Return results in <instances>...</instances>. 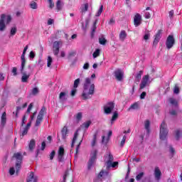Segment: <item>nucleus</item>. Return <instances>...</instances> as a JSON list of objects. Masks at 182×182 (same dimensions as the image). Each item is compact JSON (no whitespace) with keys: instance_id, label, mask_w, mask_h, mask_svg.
Here are the masks:
<instances>
[{"instance_id":"1","label":"nucleus","mask_w":182,"mask_h":182,"mask_svg":"<svg viewBox=\"0 0 182 182\" xmlns=\"http://www.w3.org/2000/svg\"><path fill=\"white\" fill-rule=\"evenodd\" d=\"M93 95H95V83H92L90 77H86L83 85L82 99L84 100L90 99Z\"/></svg>"},{"instance_id":"2","label":"nucleus","mask_w":182,"mask_h":182,"mask_svg":"<svg viewBox=\"0 0 182 182\" xmlns=\"http://www.w3.org/2000/svg\"><path fill=\"white\" fill-rule=\"evenodd\" d=\"M14 157H15V159H16L17 162L16 163L15 166L10 168V169H9L10 176H14V174H16V176H18V173H19V170H21V163L22 161V154L19 152H17V153L14 154Z\"/></svg>"},{"instance_id":"3","label":"nucleus","mask_w":182,"mask_h":182,"mask_svg":"<svg viewBox=\"0 0 182 182\" xmlns=\"http://www.w3.org/2000/svg\"><path fill=\"white\" fill-rule=\"evenodd\" d=\"M114 158L113 157V155L110 152H107L105 155V161L107 164V170H109L110 167H112V168H114V167H117L119 166V162L115 161L113 162V160Z\"/></svg>"},{"instance_id":"4","label":"nucleus","mask_w":182,"mask_h":182,"mask_svg":"<svg viewBox=\"0 0 182 182\" xmlns=\"http://www.w3.org/2000/svg\"><path fill=\"white\" fill-rule=\"evenodd\" d=\"M167 134H168V129H167V124L163 122L160 127L159 137L161 140H166L167 139Z\"/></svg>"},{"instance_id":"5","label":"nucleus","mask_w":182,"mask_h":182,"mask_svg":"<svg viewBox=\"0 0 182 182\" xmlns=\"http://www.w3.org/2000/svg\"><path fill=\"white\" fill-rule=\"evenodd\" d=\"M168 103L174 108V109L170 111V114L176 116L177 110H178V102L175 98L171 97L168 99Z\"/></svg>"},{"instance_id":"6","label":"nucleus","mask_w":182,"mask_h":182,"mask_svg":"<svg viewBox=\"0 0 182 182\" xmlns=\"http://www.w3.org/2000/svg\"><path fill=\"white\" fill-rule=\"evenodd\" d=\"M96 156H97V150L92 149L90 154V159L88 161V166H87L88 170H90V168L93 167V165L95 164V161H96Z\"/></svg>"},{"instance_id":"7","label":"nucleus","mask_w":182,"mask_h":182,"mask_svg":"<svg viewBox=\"0 0 182 182\" xmlns=\"http://www.w3.org/2000/svg\"><path fill=\"white\" fill-rule=\"evenodd\" d=\"M114 109V102H107L105 106H104V111L106 114H110L112 113V111Z\"/></svg>"},{"instance_id":"8","label":"nucleus","mask_w":182,"mask_h":182,"mask_svg":"<svg viewBox=\"0 0 182 182\" xmlns=\"http://www.w3.org/2000/svg\"><path fill=\"white\" fill-rule=\"evenodd\" d=\"M61 46H62V41H55L53 43V52L55 56H58V55H59V49H60Z\"/></svg>"},{"instance_id":"9","label":"nucleus","mask_w":182,"mask_h":182,"mask_svg":"<svg viewBox=\"0 0 182 182\" xmlns=\"http://www.w3.org/2000/svg\"><path fill=\"white\" fill-rule=\"evenodd\" d=\"M23 69H25V67H23V68H22V64H21V68H20V72L22 74L21 82L23 83H26V82H28V79H29V76H31V75L27 74L26 72H24Z\"/></svg>"},{"instance_id":"10","label":"nucleus","mask_w":182,"mask_h":182,"mask_svg":"<svg viewBox=\"0 0 182 182\" xmlns=\"http://www.w3.org/2000/svg\"><path fill=\"white\" fill-rule=\"evenodd\" d=\"M114 76H115L117 80H118L119 82H122V80H123V77L124 76V73L123 72V70L118 69L114 71Z\"/></svg>"},{"instance_id":"11","label":"nucleus","mask_w":182,"mask_h":182,"mask_svg":"<svg viewBox=\"0 0 182 182\" xmlns=\"http://www.w3.org/2000/svg\"><path fill=\"white\" fill-rule=\"evenodd\" d=\"M174 37L173 36H168L166 43L167 49H171L172 46H174Z\"/></svg>"},{"instance_id":"12","label":"nucleus","mask_w":182,"mask_h":182,"mask_svg":"<svg viewBox=\"0 0 182 182\" xmlns=\"http://www.w3.org/2000/svg\"><path fill=\"white\" fill-rule=\"evenodd\" d=\"M134 24L136 28L141 25V15L140 14H136L134 16Z\"/></svg>"},{"instance_id":"13","label":"nucleus","mask_w":182,"mask_h":182,"mask_svg":"<svg viewBox=\"0 0 182 182\" xmlns=\"http://www.w3.org/2000/svg\"><path fill=\"white\" fill-rule=\"evenodd\" d=\"M147 85H149V75H144L142 77V80L139 85L140 90H141V89H144V87H146L147 86Z\"/></svg>"},{"instance_id":"14","label":"nucleus","mask_w":182,"mask_h":182,"mask_svg":"<svg viewBox=\"0 0 182 182\" xmlns=\"http://www.w3.org/2000/svg\"><path fill=\"white\" fill-rule=\"evenodd\" d=\"M28 46H26L21 57L22 65L21 69H23V68H25V65H26V59L25 58V55H26V50H28Z\"/></svg>"},{"instance_id":"15","label":"nucleus","mask_w":182,"mask_h":182,"mask_svg":"<svg viewBox=\"0 0 182 182\" xmlns=\"http://www.w3.org/2000/svg\"><path fill=\"white\" fill-rule=\"evenodd\" d=\"M38 177L35 176L33 172H30L27 176V182H37Z\"/></svg>"},{"instance_id":"16","label":"nucleus","mask_w":182,"mask_h":182,"mask_svg":"<svg viewBox=\"0 0 182 182\" xmlns=\"http://www.w3.org/2000/svg\"><path fill=\"white\" fill-rule=\"evenodd\" d=\"M4 18H5L4 15H1L0 17V32H4L5 29H6V24H5V21H4Z\"/></svg>"},{"instance_id":"17","label":"nucleus","mask_w":182,"mask_h":182,"mask_svg":"<svg viewBox=\"0 0 182 182\" xmlns=\"http://www.w3.org/2000/svg\"><path fill=\"white\" fill-rule=\"evenodd\" d=\"M58 154L59 161H62V160H63V156L65 154V149L63 148V146L59 147Z\"/></svg>"},{"instance_id":"18","label":"nucleus","mask_w":182,"mask_h":182,"mask_svg":"<svg viewBox=\"0 0 182 182\" xmlns=\"http://www.w3.org/2000/svg\"><path fill=\"white\" fill-rule=\"evenodd\" d=\"M60 102H66L68 100V92H61L59 95Z\"/></svg>"},{"instance_id":"19","label":"nucleus","mask_w":182,"mask_h":182,"mask_svg":"<svg viewBox=\"0 0 182 182\" xmlns=\"http://www.w3.org/2000/svg\"><path fill=\"white\" fill-rule=\"evenodd\" d=\"M31 124H32V122H29L27 124V125L25 127L23 130L21 132V136H22V137H23V136H26V134H28V132L29 129L31 128Z\"/></svg>"},{"instance_id":"20","label":"nucleus","mask_w":182,"mask_h":182,"mask_svg":"<svg viewBox=\"0 0 182 182\" xmlns=\"http://www.w3.org/2000/svg\"><path fill=\"white\" fill-rule=\"evenodd\" d=\"M154 176L156 180H160V177H161V171L159 167H156L154 170Z\"/></svg>"},{"instance_id":"21","label":"nucleus","mask_w":182,"mask_h":182,"mask_svg":"<svg viewBox=\"0 0 182 182\" xmlns=\"http://www.w3.org/2000/svg\"><path fill=\"white\" fill-rule=\"evenodd\" d=\"M5 124H6V112H4L1 117V127H4Z\"/></svg>"},{"instance_id":"22","label":"nucleus","mask_w":182,"mask_h":182,"mask_svg":"<svg viewBox=\"0 0 182 182\" xmlns=\"http://www.w3.org/2000/svg\"><path fill=\"white\" fill-rule=\"evenodd\" d=\"M16 32H18V28H16V26L11 27V30H10V34L9 36V38H11L13 36H15V35H16Z\"/></svg>"},{"instance_id":"23","label":"nucleus","mask_w":182,"mask_h":182,"mask_svg":"<svg viewBox=\"0 0 182 182\" xmlns=\"http://www.w3.org/2000/svg\"><path fill=\"white\" fill-rule=\"evenodd\" d=\"M160 35H161V31L159 30L155 36L154 45H157L159 43V41H160V38H161Z\"/></svg>"},{"instance_id":"24","label":"nucleus","mask_w":182,"mask_h":182,"mask_svg":"<svg viewBox=\"0 0 182 182\" xmlns=\"http://www.w3.org/2000/svg\"><path fill=\"white\" fill-rule=\"evenodd\" d=\"M90 124H92V121H90V120L87 121L81 125V129H84L85 130H87V129H89V127L90 126Z\"/></svg>"},{"instance_id":"25","label":"nucleus","mask_w":182,"mask_h":182,"mask_svg":"<svg viewBox=\"0 0 182 182\" xmlns=\"http://www.w3.org/2000/svg\"><path fill=\"white\" fill-rule=\"evenodd\" d=\"M4 15V22H6V23L8 25V23H11V21H12V17L10 15H6V14H1Z\"/></svg>"},{"instance_id":"26","label":"nucleus","mask_w":182,"mask_h":182,"mask_svg":"<svg viewBox=\"0 0 182 182\" xmlns=\"http://www.w3.org/2000/svg\"><path fill=\"white\" fill-rule=\"evenodd\" d=\"M137 109H139V102H134L128 109V112H130V110H137Z\"/></svg>"},{"instance_id":"27","label":"nucleus","mask_w":182,"mask_h":182,"mask_svg":"<svg viewBox=\"0 0 182 182\" xmlns=\"http://www.w3.org/2000/svg\"><path fill=\"white\" fill-rule=\"evenodd\" d=\"M127 37V33L124 31H122L119 33V39L120 41H124L126 38Z\"/></svg>"},{"instance_id":"28","label":"nucleus","mask_w":182,"mask_h":182,"mask_svg":"<svg viewBox=\"0 0 182 182\" xmlns=\"http://www.w3.org/2000/svg\"><path fill=\"white\" fill-rule=\"evenodd\" d=\"M107 176H109V171H102L98 175V178H102V177H107Z\"/></svg>"},{"instance_id":"29","label":"nucleus","mask_w":182,"mask_h":182,"mask_svg":"<svg viewBox=\"0 0 182 182\" xmlns=\"http://www.w3.org/2000/svg\"><path fill=\"white\" fill-rule=\"evenodd\" d=\"M61 134L63 139H66V135L68 134V127H64L61 130Z\"/></svg>"},{"instance_id":"30","label":"nucleus","mask_w":182,"mask_h":182,"mask_svg":"<svg viewBox=\"0 0 182 182\" xmlns=\"http://www.w3.org/2000/svg\"><path fill=\"white\" fill-rule=\"evenodd\" d=\"M96 25H97V20H95L92 28V32H91L92 38H93V36H95V32H96V28H97Z\"/></svg>"},{"instance_id":"31","label":"nucleus","mask_w":182,"mask_h":182,"mask_svg":"<svg viewBox=\"0 0 182 182\" xmlns=\"http://www.w3.org/2000/svg\"><path fill=\"white\" fill-rule=\"evenodd\" d=\"M117 117H119V114L117 113V112H114L111 119V124H113L114 122H116Z\"/></svg>"},{"instance_id":"32","label":"nucleus","mask_w":182,"mask_h":182,"mask_svg":"<svg viewBox=\"0 0 182 182\" xmlns=\"http://www.w3.org/2000/svg\"><path fill=\"white\" fill-rule=\"evenodd\" d=\"M63 7V1L58 0L56 3V8L58 11H60L62 8Z\"/></svg>"},{"instance_id":"33","label":"nucleus","mask_w":182,"mask_h":182,"mask_svg":"<svg viewBox=\"0 0 182 182\" xmlns=\"http://www.w3.org/2000/svg\"><path fill=\"white\" fill-rule=\"evenodd\" d=\"M96 141H97V133H95L93 136V139L91 142V145L92 147H95V146H96Z\"/></svg>"},{"instance_id":"34","label":"nucleus","mask_w":182,"mask_h":182,"mask_svg":"<svg viewBox=\"0 0 182 182\" xmlns=\"http://www.w3.org/2000/svg\"><path fill=\"white\" fill-rule=\"evenodd\" d=\"M141 75H143V71L141 70H140L136 73V79H135L136 82H140L141 79Z\"/></svg>"},{"instance_id":"35","label":"nucleus","mask_w":182,"mask_h":182,"mask_svg":"<svg viewBox=\"0 0 182 182\" xmlns=\"http://www.w3.org/2000/svg\"><path fill=\"white\" fill-rule=\"evenodd\" d=\"M144 126L147 133H150V121L149 120L145 121Z\"/></svg>"},{"instance_id":"36","label":"nucleus","mask_w":182,"mask_h":182,"mask_svg":"<svg viewBox=\"0 0 182 182\" xmlns=\"http://www.w3.org/2000/svg\"><path fill=\"white\" fill-rule=\"evenodd\" d=\"M92 56L94 59H96L98 56H100V49L97 48L95 51L93 53Z\"/></svg>"},{"instance_id":"37","label":"nucleus","mask_w":182,"mask_h":182,"mask_svg":"<svg viewBox=\"0 0 182 182\" xmlns=\"http://www.w3.org/2000/svg\"><path fill=\"white\" fill-rule=\"evenodd\" d=\"M79 134H77V131L74 134V137L73 139L71 147H73L75 146V143H76V140H77V136Z\"/></svg>"},{"instance_id":"38","label":"nucleus","mask_w":182,"mask_h":182,"mask_svg":"<svg viewBox=\"0 0 182 182\" xmlns=\"http://www.w3.org/2000/svg\"><path fill=\"white\" fill-rule=\"evenodd\" d=\"M53 63V59H52V57L48 56L47 58V66L48 68H50V66H52Z\"/></svg>"},{"instance_id":"39","label":"nucleus","mask_w":182,"mask_h":182,"mask_svg":"<svg viewBox=\"0 0 182 182\" xmlns=\"http://www.w3.org/2000/svg\"><path fill=\"white\" fill-rule=\"evenodd\" d=\"M87 9H89V4H85L82 6L81 12H82V14H85V12H86Z\"/></svg>"},{"instance_id":"40","label":"nucleus","mask_w":182,"mask_h":182,"mask_svg":"<svg viewBox=\"0 0 182 182\" xmlns=\"http://www.w3.org/2000/svg\"><path fill=\"white\" fill-rule=\"evenodd\" d=\"M29 150L30 151H32L33 150V148L35 147V140L32 139L29 143Z\"/></svg>"},{"instance_id":"41","label":"nucleus","mask_w":182,"mask_h":182,"mask_svg":"<svg viewBox=\"0 0 182 182\" xmlns=\"http://www.w3.org/2000/svg\"><path fill=\"white\" fill-rule=\"evenodd\" d=\"M31 9H38V4L35 1H31L30 4Z\"/></svg>"},{"instance_id":"42","label":"nucleus","mask_w":182,"mask_h":182,"mask_svg":"<svg viewBox=\"0 0 182 182\" xmlns=\"http://www.w3.org/2000/svg\"><path fill=\"white\" fill-rule=\"evenodd\" d=\"M182 134V132L180 129H178L176 131V140H178V139H180V137L181 136Z\"/></svg>"},{"instance_id":"43","label":"nucleus","mask_w":182,"mask_h":182,"mask_svg":"<svg viewBox=\"0 0 182 182\" xmlns=\"http://www.w3.org/2000/svg\"><path fill=\"white\" fill-rule=\"evenodd\" d=\"M169 152H170L171 156L173 157L174 154L176 153V150L174 149V148H173V146H169Z\"/></svg>"},{"instance_id":"44","label":"nucleus","mask_w":182,"mask_h":182,"mask_svg":"<svg viewBox=\"0 0 182 182\" xmlns=\"http://www.w3.org/2000/svg\"><path fill=\"white\" fill-rule=\"evenodd\" d=\"M49 4L50 9H53L55 8V3H53V0H47Z\"/></svg>"},{"instance_id":"45","label":"nucleus","mask_w":182,"mask_h":182,"mask_svg":"<svg viewBox=\"0 0 182 182\" xmlns=\"http://www.w3.org/2000/svg\"><path fill=\"white\" fill-rule=\"evenodd\" d=\"M75 120L77 122H80V120H82V112H78L76 115H75Z\"/></svg>"},{"instance_id":"46","label":"nucleus","mask_w":182,"mask_h":182,"mask_svg":"<svg viewBox=\"0 0 182 182\" xmlns=\"http://www.w3.org/2000/svg\"><path fill=\"white\" fill-rule=\"evenodd\" d=\"M99 42L100 45H106V38L105 37H101L99 38Z\"/></svg>"},{"instance_id":"47","label":"nucleus","mask_w":182,"mask_h":182,"mask_svg":"<svg viewBox=\"0 0 182 182\" xmlns=\"http://www.w3.org/2000/svg\"><path fill=\"white\" fill-rule=\"evenodd\" d=\"M80 83V78H77L74 81V86L73 87L76 88L77 87V86H79V84Z\"/></svg>"},{"instance_id":"48","label":"nucleus","mask_w":182,"mask_h":182,"mask_svg":"<svg viewBox=\"0 0 182 182\" xmlns=\"http://www.w3.org/2000/svg\"><path fill=\"white\" fill-rule=\"evenodd\" d=\"M173 93H175L176 95H178V93H180V88L178 87V85H175L173 89Z\"/></svg>"},{"instance_id":"49","label":"nucleus","mask_w":182,"mask_h":182,"mask_svg":"<svg viewBox=\"0 0 182 182\" xmlns=\"http://www.w3.org/2000/svg\"><path fill=\"white\" fill-rule=\"evenodd\" d=\"M109 140H110L109 139V137H106V136H102V143H103V144H107V143H109Z\"/></svg>"},{"instance_id":"50","label":"nucleus","mask_w":182,"mask_h":182,"mask_svg":"<svg viewBox=\"0 0 182 182\" xmlns=\"http://www.w3.org/2000/svg\"><path fill=\"white\" fill-rule=\"evenodd\" d=\"M143 176H144V173L143 172L139 173L136 177V179L137 180V181H139V180H141V178H143Z\"/></svg>"},{"instance_id":"51","label":"nucleus","mask_w":182,"mask_h":182,"mask_svg":"<svg viewBox=\"0 0 182 182\" xmlns=\"http://www.w3.org/2000/svg\"><path fill=\"white\" fill-rule=\"evenodd\" d=\"M102 12H103V6H101L96 14L95 16H99L100 15H102Z\"/></svg>"},{"instance_id":"52","label":"nucleus","mask_w":182,"mask_h":182,"mask_svg":"<svg viewBox=\"0 0 182 182\" xmlns=\"http://www.w3.org/2000/svg\"><path fill=\"white\" fill-rule=\"evenodd\" d=\"M149 39H150V33H145V35L144 36V41H145L146 42H147V41H149Z\"/></svg>"},{"instance_id":"53","label":"nucleus","mask_w":182,"mask_h":182,"mask_svg":"<svg viewBox=\"0 0 182 182\" xmlns=\"http://www.w3.org/2000/svg\"><path fill=\"white\" fill-rule=\"evenodd\" d=\"M31 93L33 95H38V93H39V89H38V87L33 88Z\"/></svg>"},{"instance_id":"54","label":"nucleus","mask_w":182,"mask_h":182,"mask_svg":"<svg viewBox=\"0 0 182 182\" xmlns=\"http://www.w3.org/2000/svg\"><path fill=\"white\" fill-rule=\"evenodd\" d=\"M46 112V108L43 107L38 114H40V116H43V114H45Z\"/></svg>"},{"instance_id":"55","label":"nucleus","mask_w":182,"mask_h":182,"mask_svg":"<svg viewBox=\"0 0 182 182\" xmlns=\"http://www.w3.org/2000/svg\"><path fill=\"white\" fill-rule=\"evenodd\" d=\"M124 143H126V135H124L121 141V147L124 146Z\"/></svg>"},{"instance_id":"56","label":"nucleus","mask_w":182,"mask_h":182,"mask_svg":"<svg viewBox=\"0 0 182 182\" xmlns=\"http://www.w3.org/2000/svg\"><path fill=\"white\" fill-rule=\"evenodd\" d=\"M144 17L146 19H150V18H151V14H150V12H145Z\"/></svg>"},{"instance_id":"57","label":"nucleus","mask_w":182,"mask_h":182,"mask_svg":"<svg viewBox=\"0 0 182 182\" xmlns=\"http://www.w3.org/2000/svg\"><path fill=\"white\" fill-rule=\"evenodd\" d=\"M18 69L16 68V67H14L12 69V73L14 74V76H16V75H18Z\"/></svg>"},{"instance_id":"58","label":"nucleus","mask_w":182,"mask_h":182,"mask_svg":"<svg viewBox=\"0 0 182 182\" xmlns=\"http://www.w3.org/2000/svg\"><path fill=\"white\" fill-rule=\"evenodd\" d=\"M55 154H56V152L55 151H53L50 155H49V157H50V160H52L54 157H55Z\"/></svg>"},{"instance_id":"59","label":"nucleus","mask_w":182,"mask_h":182,"mask_svg":"<svg viewBox=\"0 0 182 182\" xmlns=\"http://www.w3.org/2000/svg\"><path fill=\"white\" fill-rule=\"evenodd\" d=\"M33 107V105L31 103L28 105V107L27 109V113H31V111L32 110V108Z\"/></svg>"},{"instance_id":"60","label":"nucleus","mask_w":182,"mask_h":182,"mask_svg":"<svg viewBox=\"0 0 182 182\" xmlns=\"http://www.w3.org/2000/svg\"><path fill=\"white\" fill-rule=\"evenodd\" d=\"M54 22H55V20H53L52 18H49L48 20L47 23H48V25H53Z\"/></svg>"},{"instance_id":"61","label":"nucleus","mask_w":182,"mask_h":182,"mask_svg":"<svg viewBox=\"0 0 182 182\" xmlns=\"http://www.w3.org/2000/svg\"><path fill=\"white\" fill-rule=\"evenodd\" d=\"M89 66H90L89 63H85L84 65H83V69H84L85 70H87V69H89Z\"/></svg>"},{"instance_id":"62","label":"nucleus","mask_w":182,"mask_h":182,"mask_svg":"<svg viewBox=\"0 0 182 182\" xmlns=\"http://www.w3.org/2000/svg\"><path fill=\"white\" fill-rule=\"evenodd\" d=\"M30 59H33L35 58V53L33 51H31L29 54Z\"/></svg>"},{"instance_id":"63","label":"nucleus","mask_w":182,"mask_h":182,"mask_svg":"<svg viewBox=\"0 0 182 182\" xmlns=\"http://www.w3.org/2000/svg\"><path fill=\"white\" fill-rule=\"evenodd\" d=\"M76 92H77V90L76 88H73L72 90H71V96H75L76 95Z\"/></svg>"},{"instance_id":"64","label":"nucleus","mask_w":182,"mask_h":182,"mask_svg":"<svg viewBox=\"0 0 182 182\" xmlns=\"http://www.w3.org/2000/svg\"><path fill=\"white\" fill-rule=\"evenodd\" d=\"M146 92H143L140 95V99H144L146 97Z\"/></svg>"}]
</instances>
